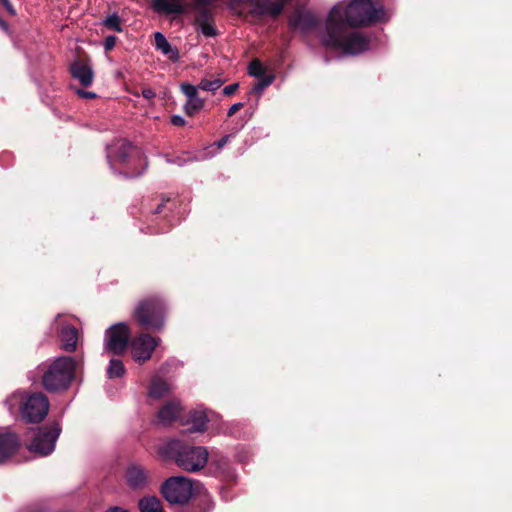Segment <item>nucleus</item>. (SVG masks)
Segmentation results:
<instances>
[{
  "label": "nucleus",
  "instance_id": "5701e85b",
  "mask_svg": "<svg viewBox=\"0 0 512 512\" xmlns=\"http://www.w3.org/2000/svg\"><path fill=\"white\" fill-rule=\"evenodd\" d=\"M140 512H164L159 498L149 496L139 501Z\"/></svg>",
  "mask_w": 512,
  "mask_h": 512
},
{
  "label": "nucleus",
  "instance_id": "7c9ffc66",
  "mask_svg": "<svg viewBox=\"0 0 512 512\" xmlns=\"http://www.w3.org/2000/svg\"><path fill=\"white\" fill-rule=\"evenodd\" d=\"M274 81V76L268 75L259 78V81L253 87V92L257 94H261L265 88L272 84Z\"/></svg>",
  "mask_w": 512,
  "mask_h": 512
},
{
  "label": "nucleus",
  "instance_id": "37998d69",
  "mask_svg": "<svg viewBox=\"0 0 512 512\" xmlns=\"http://www.w3.org/2000/svg\"><path fill=\"white\" fill-rule=\"evenodd\" d=\"M0 26L3 27L4 29L7 28L6 23L2 19H0Z\"/></svg>",
  "mask_w": 512,
  "mask_h": 512
},
{
  "label": "nucleus",
  "instance_id": "b1692460",
  "mask_svg": "<svg viewBox=\"0 0 512 512\" xmlns=\"http://www.w3.org/2000/svg\"><path fill=\"white\" fill-rule=\"evenodd\" d=\"M126 372V369L124 367V364L119 359H111L109 362V365L107 367V376L110 379L113 378H120L124 376Z\"/></svg>",
  "mask_w": 512,
  "mask_h": 512
},
{
  "label": "nucleus",
  "instance_id": "7ed1b4c3",
  "mask_svg": "<svg viewBox=\"0 0 512 512\" xmlns=\"http://www.w3.org/2000/svg\"><path fill=\"white\" fill-rule=\"evenodd\" d=\"M167 452L179 468L190 473L203 469L209 460L206 447L183 444L179 440L170 441Z\"/></svg>",
  "mask_w": 512,
  "mask_h": 512
},
{
  "label": "nucleus",
  "instance_id": "dca6fc26",
  "mask_svg": "<svg viewBox=\"0 0 512 512\" xmlns=\"http://www.w3.org/2000/svg\"><path fill=\"white\" fill-rule=\"evenodd\" d=\"M126 481L132 488H141L147 482V473L140 465L131 464L126 471Z\"/></svg>",
  "mask_w": 512,
  "mask_h": 512
},
{
  "label": "nucleus",
  "instance_id": "393cba45",
  "mask_svg": "<svg viewBox=\"0 0 512 512\" xmlns=\"http://www.w3.org/2000/svg\"><path fill=\"white\" fill-rule=\"evenodd\" d=\"M208 461H210L211 467H215L216 472L225 471L228 467L227 459L217 451H212L211 454L209 453Z\"/></svg>",
  "mask_w": 512,
  "mask_h": 512
},
{
  "label": "nucleus",
  "instance_id": "58836bf2",
  "mask_svg": "<svg viewBox=\"0 0 512 512\" xmlns=\"http://www.w3.org/2000/svg\"><path fill=\"white\" fill-rule=\"evenodd\" d=\"M142 96L146 99H152L155 97V92L151 88H145L142 90Z\"/></svg>",
  "mask_w": 512,
  "mask_h": 512
},
{
  "label": "nucleus",
  "instance_id": "6ab92c4d",
  "mask_svg": "<svg viewBox=\"0 0 512 512\" xmlns=\"http://www.w3.org/2000/svg\"><path fill=\"white\" fill-rule=\"evenodd\" d=\"M180 413V405L176 402L165 404L158 412V420L163 425H168L176 420Z\"/></svg>",
  "mask_w": 512,
  "mask_h": 512
},
{
  "label": "nucleus",
  "instance_id": "c756f323",
  "mask_svg": "<svg viewBox=\"0 0 512 512\" xmlns=\"http://www.w3.org/2000/svg\"><path fill=\"white\" fill-rule=\"evenodd\" d=\"M248 69H249V74L251 76H254L257 78H262L263 76H266L264 74L265 68L263 67L262 63L259 60H253L249 64Z\"/></svg>",
  "mask_w": 512,
  "mask_h": 512
},
{
  "label": "nucleus",
  "instance_id": "6e6552de",
  "mask_svg": "<svg viewBox=\"0 0 512 512\" xmlns=\"http://www.w3.org/2000/svg\"><path fill=\"white\" fill-rule=\"evenodd\" d=\"M61 428L59 424L45 426L37 429L30 443L27 445L29 451L40 456L51 454L55 449L56 441L60 435Z\"/></svg>",
  "mask_w": 512,
  "mask_h": 512
},
{
  "label": "nucleus",
  "instance_id": "4c0bfd02",
  "mask_svg": "<svg viewBox=\"0 0 512 512\" xmlns=\"http://www.w3.org/2000/svg\"><path fill=\"white\" fill-rule=\"evenodd\" d=\"M196 9L207 8L212 3V0H194Z\"/></svg>",
  "mask_w": 512,
  "mask_h": 512
},
{
  "label": "nucleus",
  "instance_id": "f3484780",
  "mask_svg": "<svg viewBox=\"0 0 512 512\" xmlns=\"http://www.w3.org/2000/svg\"><path fill=\"white\" fill-rule=\"evenodd\" d=\"M155 47L163 55L167 56L172 62H177L180 59L179 51L176 47H173L166 37L161 32L154 34Z\"/></svg>",
  "mask_w": 512,
  "mask_h": 512
},
{
  "label": "nucleus",
  "instance_id": "f257e3e1",
  "mask_svg": "<svg viewBox=\"0 0 512 512\" xmlns=\"http://www.w3.org/2000/svg\"><path fill=\"white\" fill-rule=\"evenodd\" d=\"M388 18L389 14L382 5L372 0L339 2L327 15L321 43L344 54L357 55L370 48V39L362 32L349 31L347 26H367Z\"/></svg>",
  "mask_w": 512,
  "mask_h": 512
},
{
  "label": "nucleus",
  "instance_id": "4468645a",
  "mask_svg": "<svg viewBox=\"0 0 512 512\" xmlns=\"http://www.w3.org/2000/svg\"><path fill=\"white\" fill-rule=\"evenodd\" d=\"M18 437L10 432L0 434V464L5 462L19 447Z\"/></svg>",
  "mask_w": 512,
  "mask_h": 512
},
{
  "label": "nucleus",
  "instance_id": "c9c22d12",
  "mask_svg": "<svg viewBox=\"0 0 512 512\" xmlns=\"http://www.w3.org/2000/svg\"><path fill=\"white\" fill-rule=\"evenodd\" d=\"M171 123L175 126H184L185 125V119L180 115H173L171 117Z\"/></svg>",
  "mask_w": 512,
  "mask_h": 512
},
{
  "label": "nucleus",
  "instance_id": "1a4fd4ad",
  "mask_svg": "<svg viewBox=\"0 0 512 512\" xmlns=\"http://www.w3.org/2000/svg\"><path fill=\"white\" fill-rule=\"evenodd\" d=\"M130 331L126 323H117L105 332L104 351L115 355H121L128 344Z\"/></svg>",
  "mask_w": 512,
  "mask_h": 512
},
{
  "label": "nucleus",
  "instance_id": "20e7f679",
  "mask_svg": "<svg viewBox=\"0 0 512 512\" xmlns=\"http://www.w3.org/2000/svg\"><path fill=\"white\" fill-rule=\"evenodd\" d=\"M18 402H21L23 418L31 423L41 422L49 411L48 398L41 392L32 393L25 398L21 392H15L5 401L11 412L15 410Z\"/></svg>",
  "mask_w": 512,
  "mask_h": 512
},
{
  "label": "nucleus",
  "instance_id": "0eeeda50",
  "mask_svg": "<svg viewBox=\"0 0 512 512\" xmlns=\"http://www.w3.org/2000/svg\"><path fill=\"white\" fill-rule=\"evenodd\" d=\"M164 498L172 504H183L190 500L194 493L193 482L184 476L171 477L162 485Z\"/></svg>",
  "mask_w": 512,
  "mask_h": 512
},
{
  "label": "nucleus",
  "instance_id": "e433bc0d",
  "mask_svg": "<svg viewBox=\"0 0 512 512\" xmlns=\"http://www.w3.org/2000/svg\"><path fill=\"white\" fill-rule=\"evenodd\" d=\"M241 108H243V103L241 102H238V103H235L233 104L229 110H228V116L231 117L233 116L237 111H239Z\"/></svg>",
  "mask_w": 512,
  "mask_h": 512
},
{
  "label": "nucleus",
  "instance_id": "4be33fe9",
  "mask_svg": "<svg viewBox=\"0 0 512 512\" xmlns=\"http://www.w3.org/2000/svg\"><path fill=\"white\" fill-rule=\"evenodd\" d=\"M171 389L172 387L170 384L156 377L152 380L149 387V396L154 399H160L164 397Z\"/></svg>",
  "mask_w": 512,
  "mask_h": 512
},
{
  "label": "nucleus",
  "instance_id": "bb28decb",
  "mask_svg": "<svg viewBox=\"0 0 512 512\" xmlns=\"http://www.w3.org/2000/svg\"><path fill=\"white\" fill-rule=\"evenodd\" d=\"M229 135L224 136L216 143L212 144L211 146L207 147L205 149V155L201 158H209L213 157L219 150H221L229 141Z\"/></svg>",
  "mask_w": 512,
  "mask_h": 512
},
{
  "label": "nucleus",
  "instance_id": "ddd939ff",
  "mask_svg": "<svg viewBox=\"0 0 512 512\" xmlns=\"http://www.w3.org/2000/svg\"><path fill=\"white\" fill-rule=\"evenodd\" d=\"M72 77L80 82L81 85L88 87L94 79V72L90 64L86 62L76 61L71 67Z\"/></svg>",
  "mask_w": 512,
  "mask_h": 512
},
{
  "label": "nucleus",
  "instance_id": "cd10ccee",
  "mask_svg": "<svg viewBox=\"0 0 512 512\" xmlns=\"http://www.w3.org/2000/svg\"><path fill=\"white\" fill-rule=\"evenodd\" d=\"M223 84V81L221 79H202L198 85L199 89L203 91H210L214 92L218 90Z\"/></svg>",
  "mask_w": 512,
  "mask_h": 512
},
{
  "label": "nucleus",
  "instance_id": "a878e982",
  "mask_svg": "<svg viewBox=\"0 0 512 512\" xmlns=\"http://www.w3.org/2000/svg\"><path fill=\"white\" fill-rule=\"evenodd\" d=\"M204 106V101L200 97L187 99L184 104V111L187 115L193 116L198 113Z\"/></svg>",
  "mask_w": 512,
  "mask_h": 512
},
{
  "label": "nucleus",
  "instance_id": "9d476101",
  "mask_svg": "<svg viewBox=\"0 0 512 512\" xmlns=\"http://www.w3.org/2000/svg\"><path fill=\"white\" fill-rule=\"evenodd\" d=\"M160 339L149 334H140L130 341L132 358L139 363L149 360Z\"/></svg>",
  "mask_w": 512,
  "mask_h": 512
},
{
  "label": "nucleus",
  "instance_id": "c03bdc74",
  "mask_svg": "<svg viewBox=\"0 0 512 512\" xmlns=\"http://www.w3.org/2000/svg\"><path fill=\"white\" fill-rule=\"evenodd\" d=\"M288 0H277V2H283V6L285 5V3L287 2Z\"/></svg>",
  "mask_w": 512,
  "mask_h": 512
},
{
  "label": "nucleus",
  "instance_id": "c85d7f7f",
  "mask_svg": "<svg viewBox=\"0 0 512 512\" xmlns=\"http://www.w3.org/2000/svg\"><path fill=\"white\" fill-rule=\"evenodd\" d=\"M103 24L108 29H111V30H114L117 32L122 31L121 19L117 14H112V15H109L108 17H106L103 21Z\"/></svg>",
  "mask_w": 512,
  "mask_h": 512
},
{
  "label": "nucleus",
  "instance_id": "aec40b11",
  "mask_svg": "<svg viewBox=\"0 0 512 512\" xmlns=\"http://www.w3.org/2000/svg\"><path fill=\"white\" fill-rule=\"evenodd\" d=\"M60 338L62 348L66 351H74L76 349L78 332L73 326H65L61 329Z\"/></svg>",
  "mask_w": 512,
  "mask_h": 512
},
{
  "label": "nucleus",
  "instance_id": "a18cd8bd",
  "mask_svg": "<svg viewBox=\"0 0 512 512\" xmlns=\"http://www.w3.org/2000/svg\"><path fill=\"white\" fill-rule=\"evenodd\" d=\"M160 212H161V206H158L156 213H160Z\"/></svg>",
  "mask_w": 512,
  "mask_h": 512
},
{
  "label": "nucleus",
  "instance_id": "2f4dec72",
  "mask_svg": "<svg viewBox=\"0 0 512 512\" xmlns=\"http://www.w3.org/2000/svg\"><path fill=\"white\" fill-rule=\"evenodd\" d=\"M198 89H199L198 86H194L189 83H183L181 85V91L184 93V95L187 97V99L199 97Z\"/></svg>",
  "mask_w": 512,
  "mask_h": 512
},
{
  "label": "nucleus",
  "instance_id": "423d86ee",
  "mask_svg": "<svg viewBox=\"0 0 512 512\" xmlns=\"http://www.w3.org/2000/svg\"><path fill=\"white\" fill-rule=\"evenodd\" d=\"M138 323L147 330H160L164 325V307L158 299H147L135 310Z\"/></svg>",
  "mask_w": 512,
  "mask_h": 512
},
{
  "label": "nucleus",
  "instance_id": "39448f33",
  "mask_svg": "<svg viewBox=\"0 0 512 512\" xmlns=\"http://www.w3.org/2000/svg\"><path fill=\"white\" fill-rule=\"evenodd\" d=\"M74 371L75 362L72 358H56L43 374L44 388L50 392L66 389L74 377Z\"/></svg>",
  "mask_w": 512,
  "mask_h": 512
},
{
  "label": "nucleus",
  "instance_id": "a19ab883",
  "mask_svg": "<svg viewBox=\"0 0 512 512\" xmlns=\"http://www.w3.org/2000/svg\"><path fill=\"white\" fill-rule=\"evenodd\" d=\"M106 512H128L127 510L120 507H112L108 509Z\"/></svg>",
  "mask_w": 512,
  "mask_h": 512
},
{
  "label": "nucleus",
  "instance_id": "473e14b6",
  "mask_svg": "<svg viewBox=\"0 0 512 512\" xmlns=\"http://www.w3.org/2000/svg\"><path fill=\"white\" fill-rule=\"evenodd\" d=\"M116 41H117V38L115 36L106 37L105 42H104L105 50H107V51L111 50L115 46Z\"/></svg>",
  "mask_w": 512,
  "mask_h": 512
},
{
  "label": "nucleus",
  "instance_id": "79ce46f5",
  "mask_svg": "<svg viewBox=\"0 0 512 512\" xmlns=\"http://www.w3.org/2000/svg\"><path fill=\"white\" fill-rule=\"evenodd\" d=\"M231 1H232L231 9H234V5L240 2V0H231Z\"/></svg>",
  "mask_w": 512,
  "mask_h": 512
},
{
  "label": "nucleus",
  "instance_id": "412c9836",
  "mask_svg": "<svg viewBox=\"0 0 512 512\" xmlns=\"http://www.w3.org/2000/svg\"><path fill=\"white\" fill-rule=\"evenodd\" d=\"M209 421V417L205 411L195 410L190 413L189 423L192 427L191 432H204L207 428L206 424Z\"/></svg>",
  "mask_w": 512,
  "mask_h": 512
},
{
  "label": "nucleus",
  "instance_id": "ea45409f",
  "mask_svg": "<svg viewBox=\"0 0 512 512\" xmlns=\"http://www.w3.org/2000/svg\"><path fill=\"white\" fill-rule=\"evenodd\" d=\"M3 6L7 9V11L14 15L15 14V10L13 8V6L11 5L10 1L9 0H1Z\"/></svg>",
  "mask_w": 512,
  "mask_h": 512
},
{
  "label": "nucleus",
  "instance_id": "a211bd4d",
  "mask_svg": "<svg viewBox=\"0 0 512 512\" xmlns=\"http://www.w3.org/2000/svg\"><path fill=\"white\" fill-rule=\"evenodd\" d=\"M317 24L316 17L310 13H297L289 20V25L292 28L299 29L303 32H306L312 28H314Z\"/></svg>",
  "mask_w": 512,
  "mask_h": 512
},
{
  "label": "nucleus",
  "instance_id": "9b49d317",
  "mask_svg": "<svg viewBox=\"0 0 512 512\" xmlns=\"http://www.w3.org/2000/svg\"><path fill=\"white\" fill-rule=\"evenodd\" d=\"M194 25L205 37H215L217 29L214 25V15L207 8L197 9Z\"/></svg>",
  "mask_w": 512,
  "mask_h": 512
},
{
  "label": "nucleus",
  "instance_id": "2eb2a0df",
  "mask_svg": "<svg viewBox=\"0 0 512 512\" xmlns=\"http://www.w3.org/2000/svg\"><path fill=\"white\" fill-rule=\"evenodd\" d=\"M152 8L159 14H181L184 12V0H153Z\"/></svg>",
  "mask_w": 512,
  "mask_h": 512
},
{
  "label": "nucleus",
  "instance_id": "f8f14e48",
  "mask_svg": "<svg viewBox=\"0 0 512 512\" xmlns=\"http://www.w3.org/2000/svg\"><path fill=\"white\" fill-rule=\"evenodd\" d=\"M250 5L252 7L251 14L258 17L271 16L275 18L283 10V2H277V0H251Z\"/></svg>",
  "mask_w": 512,
  "mask_h": 512
},
{
  "label": "nucleus",
  "instance_id": "f03ea898",
  "mask_svg": "<svg viewBox=\"0 0 512 512\" xmlns=\"http://www.w3.org/2000/svg\"><path fill=\"white\" fill-rule=\"evenodd\" d=\"M107 159L113 170L124 167L125 170L122 172L126 176H139L145 169L140 151L132 147L126 140H118L111 144L107 148Z\"/></svg>",
  "mask_w": 512,
  "mask_h": 512
},
{
  "label": "nucleus",
  "instance_id": "f704fd0d",
  "mask_svg": "<svg viewBox=\"0 0 512 512\" xmlns=\"http://www.w3.org/2000/svg\"><path fill=\"white\" fill-rule=\"evenodd\" d=\"M238 88V84L237 83H234V84H230V85H227L224 87L223 89V93L227 96H230L232 94L235 93V91L237 90Z\"/></svg>",
  "mask_w": 512,
  "mask_h": 512
},
{
  "label": "nucleus",
  "instance_id": "72a5a7b5",
  "mask_svg": "<svg viewBox=\"0 0 512 512\" xmlns=\"http://www.w3.org/2000/svg\"><path fill=\"white\" fill-rule=\"evenodd\" d=\"M76 94L81 97V98H85V99H93L96 97V94L93 93V92H89V91H84L82 89H76L75 90Z\"/></svg>",
  "mask_w": 512,
  "mask_h": 512
}]
</instances>
